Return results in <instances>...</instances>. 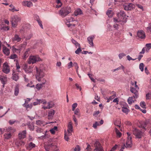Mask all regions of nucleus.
I'll use <instances>...</instances> for the list:
<instances>
[{
	"mask_svg": "<svg viewBox=\"0 0 151 151\" xmlns=\"http://www.w3.org/2000/svg\"><path fill=\"white\" fill-rule=\"evenodd\" d=\"M36 72V78L38 81L42 82V83L37 84L36 86V88L39 90L42 87L46 81L44 78L45 75V68L43 65H41L39 67H35Z\"/></svg>",
	"mask_w": 151,
	"mask_h": 151,
	"instance_id": "f257e3e1",
	"label": "nucleus"
},
{
	"mask_svg": "<svg viewBox=\"0 0 151 151\" xmlns=\"http://www.w3.org/2000/svg\"><path fill=\"white\" fill-rule=\"evenodd\" d=\"M4 132L8 133H5L4 134V137L5 139H9L11 138L12 134L16 131V129L11 127H5L3 129Z\"/></svg>",
	"mask_w": 151,
	"mask_h": 151,
	"instance_id": "f03ea898",
	"label": "nucleus"
},
{
	"mask_svg": "<svg viewBox=\"0 0 151 151\" xmlns=\"http://www.w3.org/2000/svg\"><path fill=\"white\" fill-rule=\"evenodd\" d=\"M21 20L20 17L17 15H13L11 17L10 21L12 23V27H16L19 22Z\"/></svg>",
	"mask_w": 151,
	"mask_h": 151,
	"instance_id": "7ed1b4c3",
	"label": "nucleus"
},
{
	"mask_svg": "<svg viewBox=\"0 0 151 151\" xmlns=\"http://www.w3.org/2000/svg\"><path fill=\"white\" fill-rule=\"evenodd\" d=\"M71 11L70 7H67L62 8L60 11L59 14L62 17H64L70 13Z\"/></svg>",
	"mask_w": 151,
	"mask_h": 151,
	"instance_id": "20e7f679",
	"label": "nucleus"
},
{
	"mask_svg": "<svg viewBox=\"0 0 151 151\" xmlns=\"http://www.w3.org/2000/svg\"><path fill=\"white\" fill-rule=\"evenodd\" d=\"M41 59L38 55L30 56L28 60V63L29 64H33L36 62L40 61Z\"/></svg>",
	"mask_w": 151,
	"mask_h": 151,
	"instance_id": "39448f33",
	"label": "nucleus"
},
{
	"mask_svg": "<svg viewBox=\"0 0 151 151\" xmlns=\"http://www.w3.org/2000/svg\"><path fill=\"white\" fill-rule=\"evenodd\" d=\"M42 101H43L42 102V103L43 104L42 105V108L44 110L47 109H50L52 108L54 105V104L53 102L52 101L47 103L45 100L42 99Z\"/></svg>",
	"mask_w": 151,
	"mask_h": 151,
	"instance_id": "423d86ee",
	"label": "nucleus"
},
{
	"mask_svg": "<svg viewBox=\"0 0 151 151\" xmlns=\"http://www.w3.org/2000/svg\"><path fill=\"white\" fill-rule=\"evenodd\" d=\"M136 81H135L134 87H130V91L134 94L135 96H134V98L135 99H137L138 97L137 90L139 88L136 85Z\"/></svg>",
	"mask_w": 151,
	"mask_h": 151,
	"instance_id": "0eeeda50",
	"label": "nucleus"
},
{
	"mask_svg": "<svg viewBox=\"0 0 151 151\" xmlns=\"http://www.w3.org/2000/svg\"><path fill=\"white\" fill-rule=\"evenodd\" d=\"M117 14L119 19L114 18V22H120L121 19H124L126 16L125 14L123 11H121L120 12Z\"/></svg>",
	"mask_w": 151,
	"mask_h": 151,
	"instance_id": "6e6552de",
	"label": "nucleus"
},
{
	"mask_svg": "<svg viewBox=\"0 0 151 151\" xmlns=\"http://www.w3.org/2000/svg\"><path fill=\"white\" fill-rule=\"evenodd\" d=\"M133 133L136 137L138 138H141L143 136L142 132L136 128H133Z\"/></svg>",
	"mask_w": 151,
	"mask_h": 151,
	"instance_id": "1a4fd4ad",
	"label": "nucleus"
},
{
	"mask_svg": "<svg viewBox=\"0 0 151 151\" xmlns=\"http://www.w3.org/2000/svg\"><path fill=\"white\" fill-rule=\"evenodd\" d=\"M137 36L140 39H144L146 37L145 32L142 30H138L137 32Z\"/></svg>",
	"mask_w": 151,
	"mask_h": 151,
	"instance_id": "9d476101",
	"label": "nucleus"
},
{
	"mask_svg": "<svg viewBox=\"0 0 151 151\" xmlns=\"http://www.w3.org/2000/svg\"><path fill=\"white\" fill-rule=\"evenodd\" d=\"M127 134L128 135L127 140L126 142V146L125 147L126 148H130L132 147V137L131 136V134L129 132H127Z\"/></svg>",
	"mask_w": 151,
	"mask_h": 151,
	"instance_id": "9b49d317",
	"label": "nucleus"
},
{
	"mask_svg": "<svg viewBox=\"0 0 151 151\" xmlns=\"http://www.w3.org/2000/svg\"><path fill=\"white\" fill-rule=\"evenodd\" d=\"M95 149L93 151H104L100 143L98 141H96L94 145Z\"/></svg>",
	"mask_w": 151,
	"mask_h": 151,
	"instance_id": "f8f14e48",
	"label": "nucleus"
},
{
	"mask_svg": "<svg viewBox=\"0 0 151 151\" xmlns=\"http://www.w3.org/2000/svg\"><path fill=\"white\" fill-rule=\"evenodd\" d=\"M134 8V5L132 3H128L124 6V10L128 11L131 10Z\"/></svg>",
	"mask_w": 151,
	"mask_h": 151,
	"instance_id": "ddd939ff",
	"label": "nucleus"
},
{
	"mask_svg": "<svg viewBox=\"0 0 151 151\" xmlns=\"http://www.w3.org/2000/svg\"><path fill=\"white\" fill-rule=\"evenodd\" d=\"M3 71L6 74L9 73L10 71L9 66L6 63H4L3 65Z\"/></svg>",
	"mask_w": 151,
	"mask_h": 151,
	"instance_id": "4468645a",
	"label": "nucleus"
},
{
	"mask_svg": "<svg viewBox=\"0 0 151 151\" xmlns=\"http://www.w3.org/2000/svg\"><path fill=\"white\" fill-rule=\"evenodd\" d=\"M15 145L18 148H21L22 146H24L25 145V142L23 141L20 139H18L15 142Z\"/></svg>",
	"mask_w": 151,
	"mask_h": 151,
	"instance_id": "2eb2a0df",
	"label": "nucleus"
},
{
	"mask_svg": "<svg viewBox=\"0 0 151 151\" xmlns=\"http://www.w3.org/2000/svg\"><path fill=\"white\" fill-rule=\"evenodd\" d=\"M22 38L17 34H15L12 39V41L14 42H19L22 40Z\"/></svg>",
	"mask_w": 151,
	"mask_h": 151,
	"instance_id": "dca6fc26",
	"label": "nucleus"
},
{
	"mask_svg": "<svg viewBox=\"0 0 151 151\" xmlns=\"http://www.w3.org/2000/svg\"><path fill=\"white\" fill-rule=\"evenodd\" d=\"M24 69L27 73H29L32 72V70L31 67L28 65L27 64H24Z\"/></svg>",
	"mask_w": 151,
	"mask_h": 151,
	"instance_id": "f3484780",
	"label": "nucleus"
},
{
	"mask_svg": "<svg viewBox=\"0 0 151 151\" xmlns=\"http://www.w3.org/2000/svg\"><path fill=\"white\" fill-rule=\"evenodd\" d=\"M25 146L27 150H30L35 147L36 145L33 142H30L27 144Z\"/></svg>",
	"mask_w": 151,
	"mask_h": 151,
	"instance_id": "a211bd4d",
	"label": "nucleus"
},
{
	"mask_svg": "<svg viewBox=\"0 0 151 151\" xmlns=\"http://www.w3.org/2000/svg\"><path fill=\"white\" fill-rule=\"evenodd\" d=\"M94 37L95 36L93 35L90 36L87 38L88 42L91 47H93V41L94 38Z\"/></svg>",
	"mask_w": 151,
	"mask_h": 151,
	"instance_id": "6ab92c4d",
	"label": "nucleus"
},
{
	"mask_svg": "<svg viewBox=\"0 0 151 151\" xmlns=\"http://www.w3.org/2000/svg\"><path fill=\"white\" fill-rule=\"evenodd\" d=\"M27 100L25 101V103L23 104V106L26 107L27 110H29L32 107V105L31 104H27L28 103L27 101H30V99L27 98Z\"/></svg>",
	"mask_w": 151,
	"mask_h": 151,
	"instance_id": "aec40b11",
	"label": "nucleus"
},
{
	"mask_svg": "<svg viewBox=\"0 0 151 151\" xmlns=\"http://www.w3.org/2000/svg\"><path fill=\"white\" fill-rule=\"evenodd\" d=\"M51 122L49 123V124L51 123ZM48 124L43 120H38L36 121V124L38 126H44L45 125Z\"/></svg>",
	"mask_w": 151,
	"mask_h": 151,
	"instance_id": "412c9836",
	"label": "nucleus"
},
{
	"mask_svg": "<svg viewBox=\"0 0 151 151\" xmlns=\"http://www.w3.org/2000/svg\"><path fill=\"white\" fill-rule=\"evenodd\" d=\"M73 127L71 123L69 122L68 125V129L67 130V132L68 133V135H71V132L73 131Z\"/></svg>",
	"mask_w": 151,
	"mask_h": 151,
	"instance_id": "4be33fe9",
	"label": "nucleus"
},
{
	"mask_svg": "<svg viewBox=\"0 0 151 151\" xmlns=\"http://www.w3.org/2000/svg\"><path fill=\"white\" fill-rule=\"evenodd\" d=\"M0 81H1L2 83L3 84V87H4V85L7 82V79L6 77L0 75Z\"/></svg>",
	"mask_w": 151,
	"mask_h": 151,
	"instance_id": "5701e85b",
	"label": "nucleus"
},
{
	"mask_svg": "<svg viewBox=\"0 0 151 151\" xmlns=\"http://www.w3.org/2000/svg\"><path fill=\"white\" fill-rule=\"evenodd\" d=\"M26 130H24L20 132L19 134V137L20 139H24L26 137Z\"/></svg>",
	"mask_w": 151,
	"mask_h": 151,
	"instance_id": "b1692460",
	"label": "nucleus"
},
{
	"mask_svg": "<svg viewBox=\"0 0 151 151\" xmlns=\"http://www.w3.org/2000/svg\"><path fill=\"white\" fill-rule=\"evenodd\" d=\"M22 4L24 6H26L28 7H30L33 6V4L32 2L28 1H23L22 3Z\"/></svg>",
	"mask_w": 151,
	"mask_h": 151,
	"instance_id": "393cba45",
	"label": "nucleus"
},
{
	"mask_svg": "<svg viewBox=\"0 0 151 151\" xmlns=\"http://www.w3.org/2000/svg\"><path fill=\"white\" fill-rule=\"evenodd\" d=\"M104 123V121L101 120L100 122L97 121L95 123L93 124V127L94 129H96L98 126H100L102 124Z\"/></svg>",
	"mask_w": 151,
	"mask_h": 151,
	"instance_id": "a878e982",
	"label": "nucleus"
},
{
	"mask_svg": "<svg viewBox=\"0 0 151 151\" xmlns=\"http://www.w3.org/2000/svg\"><path fill=\"white\" fill-rule=\"evenodd\" d=\"M55 113V111L53 109L49 111L48 113V119H51Z\"/></svg>",
	"mask_w": 151,
	"mask_h": 151,
	"instance_id": "bb28decb",
	"label": "nucleus"
},
{
	"mask_svg": "<svg viewBox=\"0 0 151 151\" xmlns=\"http://www.w3.org/2000/svg\"><path fill=\"white\" fill-rule=\"evenodd\" d=\"M30 50V48H28L24 53L23 56L22 57L24 59L26 60L29 55V51Z\"/></svg>",
	"mask_w": 151,
	"mask_h": 151,
	"instance_id": "cd10ccee",
	"label": "nucleus"
},
{
	"mask_svg": "<svg viewBox=\"0 0 151 151\" xmlns=\"http://www.w3.org/2000/svg\"><path fill=\"white\" fill-rule=\"evenodd\" d=\"M12 79L16 81H17L19 79L18 74L14 72H13L12 73Z\"/></svg>",
	"mask_w": 151,
	"mask_h": 151,
	"instance_id": "c85d7f7f",
	"label": "nucleus"
},
{
	"mask_svg": "<svg viewBox=\"0 0 151 151\" xmlns=\"http://www.w3.org/2000/svg\"><path fill=\"white\" fill-rule=\"evenodd\" d=\"M3 52L6 55H8L10 53L9 49L6 46H3Z\"/></svg>",
	"mask_w": 151,
	"mask_h": 151,
	"instance_id": "c756f323",
	"label": "nucleus"
},
{
	"mask_svg": "<svg viewBox=\"0 0 151 151\" xmlns=\"http://www.w3.org/2000/svg\"><path fill=\"white\" fill-rule=\"evenodd\" d=\"M136 99L134 98V96L132 97H129L127 100L128 103L129 104H131L136 100Z\"/></svg>",
	"mask_w": 151,
	"mask_h": 151,
	"instance_id": "7c9ffc66",
	"label": "nucleus"
},
{
	"mask_svg": "<svg viewBox=\"0 0 151 151\" xmlns=\"http://www.w3.org/2000/svg\"><path fill=\"white\" fill-rule=\"evenodd\" d=\"M74 14L75 16H77L78 15L81 14H82V11L80 9H77L75 11Z\"/></svg>",
	"mask_w": 151,
	"mask_h": 151,
	"instance_id": "2f4dec72",
	"label": "nucleus"
},
{
	"mask_svg": "<svg viewBox=\"0 0 151 151\" xmlns=\"http://www.w3.org/2000/svg\"><path fill=\"white\" fill-rule=\"evenodd\" d=\"M150 120L149 119H147L143 123V124L142 127L145 128L146 127V126L148 124L149 125H149H150Z\"/></svg>",
	"mask_w": 151,
	"mask_h": 151,
	"instance_id": "473e14b6",
	"label": "nucleus"
},
{
	"mask_svg": "<svg viewBox=\"0 0 151 151\" xmlns=\"http://www.w3.org/2000/svg\"><path fill=\"white\" fill-rule=\"evenodd\" d=\"M21 48H16L14 47H13L12 48V50L14 52H15L17 53H20L21 52Z\"/></svg>",
	"mask_w": 151,
	"mask_h": 151,
	"instance_id": "72a5a7b5",
	"label": "nucleus"
},
{
	"mask_svg": "<svg viewBox=\"0 0 151 151\" xmlns=\"http://www.w3.org/2000/svg\"><path fill=\"white\" fill-rule=\"evenodd\" d=\"M28 126L29 129L33 131L34 130V127L33 124L32 123H29L28 124Z\"/></svg>",
	"mask_w": 151,
	"mask_h": 151,
	"instance_id": "f704fd0d",
	"label": "nucleus"
},
{
	"mask_svg": "<svg viewBox=\"0 0 151 151\" xmlns=\"http://www.w3.org/2000/svg\"><path fill=\"white\" fill-rule=\"evenodd\" d=\"M121 124V122L120 120H116L114 122V124L119 128L120 127Z\"/></svg>",
	"mask_w": 151,
	"mask_h": 151,
	"instance_id": "c9c22d12",
	"label": "nucleus"
},
{
	"mask_svg": "<svg viewBox=\"0 0 151 151\" xmlns=\"http://www.w3.org/2000/svg\"><path fill=\"white\" fill-rule=\"evenodd\" d=\"M116 133L117 137H120L122 136V133L117 128H115Z\"/></svg>",
	"mask_w": 151,
	"mask_h": 151,
	"instance_id": "e433bc0d",
	"label": "nucleus"
},
{
	"mask_svg": "<svg viewBox=\"0 0 151 151\" xmlns=\"http://www.w3.org/2000/svg\"><path fill=\"white\" fill-rule=\"evenodd\" d=\"M71 41L72 43L75 45L76 47H80V44L76 40L73 39H72L71 40Z\"/></svg>",
	"mask_w": 151,
	"mask_h": 151,
	"instance_id": "4c0bfd02",
	"label": "nucleus"
},
{
	"mask_svg": "<svg viewBox=\"0 0 151 151\" xmlns=\"http://www.w3.org/2000/svg\"><path fill=\"white\" fill-rule=\"evenodd\" d=\"M42 99H37L36 102H35L33 103V105L34 106L38 104H40L42 103Z\"/></svg>",
	"mask_w": 151,
	"mask_h": 151,
	"instance_id": "58836bf2",
	"label": "nucleus"
},
{
	"mask_svg": "<svg viewBox=\"0 0 151 151\" xmlns=\"http://www.w3.org/2000/svg\"><path fill=\"white\" fill-rule=\"evenodd\" d=\"M19 91V87L18 86H16L15 88L14 94L15 96H17L18 95Z\"/></svg>",
	"mask_w": 151,
	"mask_h": 151,
	"instance_id": "ea45409f",
	"label": "nucleus"
},
{
	"mask_svg": "<svg viewBox=\"0 0 151 151\" xmlns=\"http://www.w3.org/2000/svg\"><path fill=\"white\" fill-rule=\"evenodd\" d=\"M113 12L112 10H108L106 12V14L109 17H111L113 15Z\"/></svg>",
	"mask_w": 151,
	"mask_h": 151,
	"instance_id": "a19ab883",
	"label": "nucleus"
},
{
	"mask_svg": "<svg viewBox=\"0 0 151 151\" xmlns=\"http://www.w3.org/2000/svg\"><path fill=\"white\" fill-rule=\"evenodd\" d=\"M57 127L56 126H55L53 128L50 130V131L52 134H54L55 131H57Z\"/></svg>",
	"mask_w": 151,
	"mask_h": 151,
	"instance_id": "79ce46f5",
	"label": "nucleus"
},
{
	"mask_svg": "<svg viewBox=\"0 0 151 151\" xmlns=\"http://www.w3.org/2000/svg\"><path fill=\"white\" fill-rule=\"evenodd\" d=\"M68 132H67L66 131H65L64 138L65 140L67 141H68L69 139L68 136H70L68 135Z\"/></svg>",
	"mask_w": 151,
	"mask_h": 151,
	"instance_id": "37998d69",
	"label": "nucleus"
},
{
	"mask_svg": "<svg viewBox=\"0 0 151 151\" xmlns=\"http://www.w3.org/2000/svg\"><path fill=\"white\" fill-rule=\"evenodd\" d=\"M78 48L75 51V52L76 54H79V53L82 51L81 50V46L80 45V47H77Z\"/></svg>",
	"mask_w": 151,
	"mask_h": 151,
	"instance_id": "c03bdc74",
	"label": "nucleus"
},
{
	"mask_svg": "<svg viewBox=\"0 0 151 151\" xmlns=\"http://www.w3.org/2000/svg\"><path fill=\"white\" fill-rule=\"evenodd\" d=\"M146 29L148 32H151V24H149L148 27L146 28Z\"/></svg>",
	"mask_w": 151,
	"mask_h": 151,
	"instance_id": "a18cd8bd",
	"label": "nucleus"
},
{
	"mask_svg": "<svg viewBox=\"0 0 151 151\" xmlns=\"http://www.w3.org/2000/svg\"><path fill=\"white\" fill-rule=\"evenodd\" d=\"M122 111L123 112L125 113L126 114H127L129 111L127 107H122Z\"/></svg>",
	"mask_w": 151,
	"mask_h": 151,
	"instance_id": "49530a36",
	"label": "nucleus"
},
{
	"mask_svg": "<svg viewBox=\"0 0 151 151\" xmlns=\"http://www.w3.org/2000/svg\"><path fill=\"white\" fill-rule=\"evenodd\" d=\"M144 65L143 63H141L139 65V68L142 71H143L144 70Z\"/></svg>",
	"mask_w": 151,
	"mask_h": 151,
	"instance_id": "de8ad7c7",
	"label": "nucleus"
},
{
	"mask_svg": "<svg viewBox=\"0 0 151 151\" xmlns=\"http://www.w3.org/2000/svg\"><path fill=\"white\" fill-rule=\"evenodd\" d=\"M78 104L77 103H75L73 104L72 105V110L73 111H74L76 108Z\"/></svg>",
	"mask_w": 151,
	"mask_h": 151,
	"instance_id": "09e8293b",
	"label": "nucleus"
},
{
	"mask_svg": "<svg viewBox=\"0 0 151 151\" xmlns=\"http://www.w3.org/2000/svg\"><path fill=\"white\" fill-rule=\"evenodd\" d=\"M27 42H24V44H21L19 45V46L18 47L19 48H21V50L22 49V48L24 47V45H27Z\"/></svg>",
	"mask_w": 151,
	"mask_h": 151,
	"instance_id": "8fccbe9b",
	"label": "nucleus"
},
{
	"mask_svg": "<svg viewBox=\"0 0 151 151\" xmlns=\"http://www.w3.org/2000/svg\"><path fill=\"white\" fill-rule=\"evenodd\" d=\"M37 18V21L39 25L40 26V27L42 29H43V26H42V23L41 21L39 19H38Z\"/></svg>",
	"mask_w": 151,
	"mask_h": 151,
	"instance_id": "3c124183",
	"label": "nucleus"
},
{
	"mask_svg": "<svg viewBox=\"0 0 151 151\" xmlns=\"http://www.w3.org/2000/svg\"><path fill=\"white\" fill-rule=\"evenodd\" d=\"M146 46L148 49V50H147L146 49V51L148 52V50H149L151 48V44L149 43L147 44L146 45Z\"/></svg>",
	"mask_w": 151,
	"mask_h": 151,
	"instance_id": "603ef678",
	"label": "nucleus"
},
{
	"mask_svg": "<svg viewBox=\"0 0 151 151\" xmlns=\"http://www.w3.org/2000/svg\"><path fill=\"white\" fill-rule=\"evenodd\" d=\"M32 81H30L29 83L27 84V86L30 87H35V86L34 85H32Z\"/></svg>",
	"mask_w": 151,
	"mask_h": 151,
	"instance_id": "864d4df0",
	"label": "nucleus"
},
{
	"mask_svg": "<svg viewBox=\"0 0 151 151\" xmlns=\"http://www.w3.org/2000/svg\"><path fill=\"white\" fill-rule=\"evenodd\" d=\"M73 65L75 67V68L76 69V72H77L78 71V69L79 68L78 66V65L77 63H76L75 62L73 63Z\"/></svg>",
	"mask_w": 151,
	"mask_h": 151,
	"instance_id": "5fc2aeb1",
	"label": "nucleus"
},
{
	"mask_svg": "<svg viewBox=\"0 0 151 151\" xmlns=\"http://www.w3.org/2000/svg\"><path fill=\"white\" fill-rule=\"evenodd\" d=\"M145 103L144 101L141 102L140 103V106L142 108H145Z\"/></svg>",
	"mask_w": 151,
	"mask_h": 151,
	"instance_id": "6e6d98bb",
	"label": "nucleus"
},
{
	"mask_svg": "<svg viewBox=\"0 0 151 151\" xmlns=\"http://www.w3.org/2000/svg\"><path fill=\"white\" fill-rule=\"evenodd\" d=\"M73 63L72 61L70 62V63H68V69L71 68L73 66Z\"/></svg>",
	"mask_w": 151,
	"mask_h": 151,
	"instance_id": "4d7b16f0",
	"label": "nucleus"
},
{
	"mask_svg": "<svg viewBox=\"0 0 151 151\" xmlns=\"http://www.w3.org/2000/svg\"><path fill=\"white\" fill-rule=\"evenodd\" d=\"M126 55L124 53H120L119 55V57L120 59H122L123 57Z\"/></svg>",
	"mask_w": 151,
	"mask_h": 151,
	"instance_id": "13d9d810",
	"label": "nucleus"
},
{
	"mask_svg": "<svg viewBox=\"0 0 151 151\" xmlns=\"http://www.w3.org/2000/svg\"><path fill=\"white\" fill-rule=\"evenodd\" d=\"M23 77L24 78L25 81L27 83L29 81V80L28 78L25 75H24Z\"/></svg>",
	"mask_w": 151,
	"mask_h": 151,
	"instance_id": "bf43d9fd",
	"label": "nucleus"
},
{
	"mask_svg": "<svg viewBox=\"0 0 151 151\" xmlns=\"http://www.w3.org/2000/svg\"><path fill=\"white\" fill-rule=\"evenodd\" d=\"M57 2L58 4H59L58 5L56 6L57 8H59L61 6V3L60 2V0H57Z\"/></svg>",
	"mask_w": 151,
	"mask_h": 151,
	"instance_id": "052dcab7",
	"label": "nucleus"
},
{
	"mask_svg": "<svg viewBox=\"0 0 151 151\" xmlns=\"http://www.w3.org/2000/svg\"><path fill=\"white\" fill-rule=\"evenodd\" d=\"M10 57L11 59H14L17 58V55L14 54L12 55Z\"/></svg>",
	"mask_w": 151,
	"mask_h": 151,
	"instance_id": "680f3d73",
	"label": "nucleus"
},
{
	"mask_svg": "<svg viewBox=\"0 0 151 151\" xmlns=\"http://www.w3.org/2000/svg\"><path fill=\"white\" fill-rule=\"evenodd\" d=\"M80 147L79 145H77L74 149V151H80Z\"/></svg>",
	"mask_w": 151,
	"mask_h": 151,
	"instance_id": "e2e57ef3",
	"label": "nucleus"
},
{
	"mask_svg": "<svg viewBox=\"0 0 151 151\" xmlns=\"http://www.w3.org/2000/svg\"><path fill=\"white\" fill-rule=\"evenodd\" d=\"M16 122V121L15 120H11L9 121V122L10 124L12 125Z\"/></svg>",
	"mask_w": 151,
	"mask_h": 151,
	"instance_id": "0e129e2a",
	"label": "nucleus"
},
{
	"mask_svg": "<svg viewBox=\"0 0 151 151\" xmlns=\"http://www.w3.org/2000/svg\"><path fill=\"white\" fill-rule=\"evenodd\" d=\"M79 109L77 108L74 111V114L76 115H79Z\"/></svg>",
	"mask_w": 151,
	"mask_h": 151,
	"instance_id": "69168bd1",
	"label": "nucleus"
},
{
	"mask_svg": "<svg viewBox=\"0 0 151 151\" xmlns=\"http://www.w3.org/2000/svg\"><path fill=\"white\" fill-rule=\"evenodd\" d=\"M100 112L99 111H95L93 113V115L96 117L97 116V115L99 114V113Z\"/></svg>",
	"mask_w": 151,
	"mask_h": 151,
	"instance_id": "338daca9",
	"label": "nucleus"
},
{
	"mask_svg": "<svg viewBox=\"0 0 151 151\" xmlns=\"http://www.w3.org/2000/svg\"><path fill=\"white\" fill-rule=\"evenodd\" d=\"M87 150L86 151H91V146L90 145H88L87 147L86 148Z\"/></svg>",
	"mask_w": 151,
	"mask_h": 151,
	"instance_id": "774afa93",
	"label": "nucleus"
}]
</instances>
